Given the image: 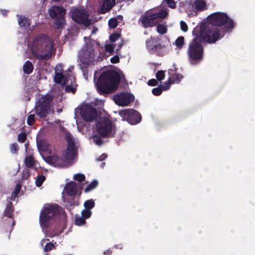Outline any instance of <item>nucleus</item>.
<instances>
[{
    "label": "nucleus",
    "mask_w": 255,
    "mask_h": 255,
    "mask_svg": "<svg viewBox=\"0 0 255 255\" xmlns=\"http://www.w3.org/2000/svg\"><path fill=\"white\" fill-rule=\"evenodd\" d=\"M118 24V20L116 18H112L110 19L108 24L111 28H115Z\"/></svg>",
    "instance_id": "58836bf2"
},
{
    "label": "nucleus",
    "mask_w": 255,
    "mask_h": 255,
    "mask_svg": "<svg viewBox=\"0 0 255 255\" xmlns=\"http://www.w3.org/2000/svg\"><path fill=\"white\" fill-rule=\"evenodd\" d=\"M123 44H124V42H123V41L122 42H121L120 43H119L118 47V48H117V49L116 50L117 52L121 50V49L122 47Z\"/></svg>",
    "instance_id": "bf43d9fd"
},
{
    "label": "nucleus",
    "mask_w": 255,
    "mask_h": 255,
    "mask_svg": "<svg viewBox=\"0 0 255 255\" xmlns=\"http://www.w3.org/2000/svg\"><path fill=\"white\" fill-rule=\"evenodd\" d=\"M121 78L114 70H107L101 73L96 83L98 92L100 95L109 94L118 89Z\"/></svg>",
    "instance_id": "7ed1b4c3"
},
{
    "label": "nucleus",
    "mask_w": 255,
    "mask_h": 255,
    "mask_svg": "<svg viewBox=\"0 0 255 255\" xmlns=\"http://www.w3.org/2000/svg\"><path fill=\"white\" fill-rule=\"evenodd\" d=\"M90 65H84V64L80 65V68L83 72V76L86 79H87V77H88V67Z\"/></svg>",
    "instance_id": "a19ab883"
},
{
    "label": "nucleus",
    "mask_w": 255,
    "mask_h": 255,
    "mask_svg": "<svg viewBox=\"0 0 255 255\" xmlns=\"http://www.w3.org/2000/svg\"><path fill=\"white\" fill-rule=\"evenodd\" d=\"M107 157L106 154H103L101 155L98 158V160L99 161H103Z\"/></svg>",
    "instance_id": "13d9d810"
},
{
    "label": "nucleus",
    "mask_w": 255,
    "mask_h": 255,
    "mask_svg": "<svg viewBox=\"0 0 255 255\" xmlns=\"http://www.w3.org/2000/svg\"><path fill=\"white\" fill-rule=\"evenodd\" d=\"M95 206V203L93 199L88 200L84 203V206L86 209L90 210L93 209Z\"/></svg>",
    "instance_id": "c756f323"
},
{
    "label": "nucleus",
    "mask_w": 255,
    "mask_h": 255,
    "mask_svg": "<svg viewBox=\"0 0 255 255\" xmlns=\"http://www.w3.org/2000/svg\"><path fill=\"white\" fill-rule=\"evenodd\" d=\"M81 214L82 216L86 219L89 218L91 216L92 211L91 210L85 209L82 210Z\"/></svg>",
    "instance_id": "79ce46f5"
},
{
    "label": "nucleus",
    "mask_w": 255,
    "mask_h": 255,
    "mask_svg": "<svg viewBox=\"0 0 255 255\" xmlns=\"http://www.w3.org/2000/svg\"><path fill=\"white\" fill-rule=\"evenodd\" d=\"M76 90V88L71 85H66L65 87V91L66 92H72L75 93Z\"/></svg>",
    "instance_id": "864d4df0"
},
{
    "label": "nucleus",
    "mask_w": 255,
    "mask_h": 255,
    "mask_svg": "<svg viewBox=\"0 0 255 255\" xmlns=\"http://www.w3.org/2000/svg\"><path fill=\"white\" fill-rule=\"evenodd\" d=\"M110 61L113 64L118 63L120 62V58L118 55H115L111 58Z\"/></svg>",
    "instance_id": "4d7b16f0"
},
{
    "label": "nucleus",
    "mask_w": 255,
    "mask_h": 255,
    "mask_svg": "<svg viewBox=\"0 0 255 255\" xmlns=\"http://www.w3.org/2000/svg\"><path fill=\"white\" fill-rule=\"evenodd\" d=\"M206 4L203 0H194L192 2V7L198 11H203L206 9Z\"/></svg>",
    "instance_id": "aec40b11"
},
{
    "label": "nucleus",
    "mask_w": 255,
    "mask_h": 255,
    "mask_svg": "<svg viewBox=\"0 0 255 255\" xmlns=\"http://www.w3.org/2000/svg\"><path fill=\"white\" fill-rule=\"evenodd\" d=\"M14 224H15L14 222L13 221V223H12V225H14Z\"/></svg>",
    "instance_id": "338daca9"
},
{
    "label": "nucleus",
    "mask_w": 255,
    "mask_h": 255,
    "mask_svg": "<svg viewBox=\"0 0 255 255\" xmlns=\"http://www.w3.org/2000/svg\"><path fill=\"white\" fill-rule=\"evenodd\" d=\"M105 165V162H103V163L101 164V167H103Z\"/></svg>",
    "instance_id": "0e129e2a"
},
{
    "label": "nucleus",
    "mask_w": 255,
    "mask_h": 255,
    "mask_svg": "<svg viewBox=\"0 0 255 255\" xmlns=\"http://www.w3.org/2000/svg\"><path fill=\"white\" fill-rule=\"evenodd\" d=\"M113 98L115 103L121 106H127L133 102L134 100L133 95L126 92L116 94Z\"/></svg>",
    "instance_id": "ddd939ff"
},
{
    "label": "nucleus",
    "mask_w": 255,
    "mask_h": 255,
    "mask_svg": "<svg viewBox=\"0 0 255 255\" xmlns=\"http://www.w3.org/2000/svg\"><path fill=\"white\" fill-rule=\"evenodd\" d=\"M81 115L83 119L86 122H91L97 117L96 109L90 105H86L81 111Z\"/></svg>",
    "instance_id": "2eb2a0df"
},
{
    "label": "nucleus",
    "mask_w": 255,
    "mask_h": 255,
    "mask_svg": "<svg viewBox=\"0 0 255 255\" xmlns=\"http://www.w3.org/2000/svg\"><path fill=\"white\" fill-rule=\"evenodd\" d=\"M35 122V116L34 114L29 115L27 119V124L29 126H32Z\"/></svg>",
    "instance_id": "37998d69"
},
{
    "label": "nucleus",
    "mask_w": 255,
    "mask_h": 255,
    "mask_svg": "<svg viewBox=\"0 0 255 255\" xmlns=\"http://www.w3.org/2000/svg\"><path fill=\"white\" fill-rule=\"evenodd\" d=\"M94 142L98 145H102L103 143V140L99 134H95L93 136Z\"/></svg>",
    "instance_id": "e433bc0d"
},
{
    "label": "nucleus",
    "mask_w": 255,
    "mask_h": 255,
    "mask_svg": "<svg viewBox=\"0 0 255 255\" xmlns=\"http://www.w3.org/2000/svg\"><path fill=\"white\" fill-rule=\"evenodd\" d=\"M112 253L111 250H108L104 252V254L105 255H110Z\"/></svg>",
    "instance_id": "052dcab7"
},
{
    "label": "nucleus",
    "mask_w": 255,
    "mask_h": 255,
    "mask_svg": "<svg viewBox=\"0 0 255 255\" xmlns=\"http://www.w3.org/2000/svg\"><path fill=\"white\" fill-rule=\"evenodd\" d=\"M73 205H74V204H73ZM70 205H71V206H72V205H73V204L71 203V202H70Z\"/></svg>",
    "instance_id": "69168bd1"
},
{
    "label": "nucleus",
    "mask_w": 255,
    "mask_h": 255,
    "mask_svg": "<svg viewBox=\"0 0 255 255\" xmlns=\"http://www.w3.org/2000/svg\"><path fill=\"white\" fill-rule=\"evenodd\" d=\"M21 188V185L19 184H17L15 186V187L14 189L13 192L11 193V197L10 199L12 201H14L15 198L17 197L19 193L20 190Z\"/></svg>",
    "instance_id": "cd10ccee"
},
{
    "label": "nucleus",
    "mask_w": 255,
    "mask_h": 255,
    "mask_svg": "<svg viewBox=\"0 0 255 255\" xmlns=\"http://www.w3.org/2000/svg\"><path fill=\"white\" fill-rule=\"evenodd\" d=\"M163 90L160 86L154 88L152 90V93L155 96H159L161 94Z\"/></svg>",
    "instance_id": "09e8293b"
},
{
    "label": "nucleus",
    "mask_w": 255,
    "mask_h": 255,
    "mask_svg": "<svg viewBox=\"0 0 255 255\" xmlns=\"http://www.w3.org/2000/svg\"><path fill=\"white\" fill-rule=\"evenodd\" d=\"M115 45L107 44L105 46V49L109 53H113L114 52Z\"/></svg>",
    "instance_id": "3c124183"
},
{
    "label": "nucleus",
    "mask_w": 255,
    "mask_h": 255,
    "mask_svg": "<svg viewBox=\"0 0 255 255\" xmlns=\"http://www.w3.org/2000/svg\"><path fill=\"white\" fill-rule=\"evenodd\" d=\"M121 36V34L118 32H115L113 33L110 36L109 39L111 42H115L117 41Z\"/></svg>",
    "instance_id": "a18cd8bd"
},
{
    "label": "nucleus",
    "mask_w": 255,
    "mask_h": 255,
    "mask_svg": "<svg viewBox=\"0 0 255 255\" xmlns=\"http://www.w3.org/2000/svg\"><path fill=\"white\" fill-rule=\"evenodd\" d=\"M70 75L71 74L69 73L63 74L62 73L57 72L56 70L54 80L56 83L61 84L63 86H65L68 84V79Z\"/></svg>",
    "instance_id": "f3484780"
},
{
    "label": "nucleus",
    "mask_w": 255,
    "mask_h": 255,
    "mask_svg": "<svg viewBox=\"0 0 255 255\" xmlns=\"http://www.w3.org/2000/svg\"><path fill=\"white\" fill-rule=\"evenodd\" d=\"M147 84L150 86H155L157 85L158 82L155 79H151L148 81Z\"/></svg>",
    "instance_id": "5fc2aeb1"
},
{
    "label": "nucleus",
    "mask_w": 255,
    "mask_h": 255,
    "mask_svg": "<svg viewBox=\"0 0 255 255\" xmlns=\"http://www.w3.org/2000/svg\"><path fill=\"white\" fill-rule=\"evenodd\" d=\"M52 48L51 41L45 35L37 36L32 41L31 51L33 57L40 60L48 59Z\"/></svg>",
    "instance_id": "20e7f679"
},
{
    "label": "nucleus",
    "mask_w": 255,
    "mask_h": 255,
    "mask_svg": "<svg viewBox=\"0 0 255 255\" xmlns=\"http://www.w3.org/2000/svg\"><path fill=\"white\" fill-rule=\"evenodd\" d=\"M50 16L55 19L54 24L57 28L62 27L65 24L64 17L66 14V9L62 6L53 5L48 9Z\"/></svg>",
    "instance_id": "1a4fd4ad"
},
{
    "label": "nucleus",
    "mask_w": 255,
    "mask_h": 255,
    "mask_svg": "<svg viewBox=\"0 0 255 255\" xmlns=\"http://www.w3.org/2000/svg\"><path fill=\"white\" fill-rule=\"evenodd\" d=\"M167 3V5L168 7L171 8H174L176 6V3L174 2L173 0H167L165 1Z\"/></svg>",
    "instance_id": "6e6d98bb"
},
{
    "label": "nucleus",
    "mask_w": 255,
    "mask_h": 255,
    "mask_svg": "<svg viewBox=\"0 0 255 255\" xmlns=\"http://www.w3.org/2000/svg\"><path fill=\"white\" fill-rule=\"evenodd\" d=\"M45 161L54 166L63 167L65 165V160L56 155L47 156L45 158Z\"/></svg>",
    "instance_id": "dca6fc26"
},
{
    "label": "nucleus",
    "mask_w": 255,
    "mask_h": 255,
    "mask_svg": "<svg viewBox=\"0 0 255 255\" xmlns=\"http://www.w3.org/2000/svg\"><path fill=\"white\" fill-rule=\"evenodd\" d=\"M19 147L17 143H13L10 145V152L13 154H16L18 151Z\"/></svg>",
    "instance_id": "c03bdc74"
},
{
    "label": "nucleus",
    "mask_w": 255,
    "mask_h": 255,
    "mask_svg": "<svg viewBox=\"0 0 255 255\" xmlns=\"http://www.w3.org/2000/svg\"><path fill=\"white\" fill-rule=\"evenodd\" d=\"M76 153V150L73 149H66L64 156L67 160L73 159Z\"/></svg>",
    "instance_id": "a878e982"
},
{
    "label": "nucleus",
    "mask_w": 255,
    "mask_h": 255,
    "mask_svg": "<svg viewBox=\"0 0 255 255\" xmlns=\"http://www.w3.org/2000/svg\"><path fill=\"white\" fill-rule=\"evenodd\" d=\"M53 100V96L48 94L39 98L34 107L36 115L41 118H45L50 110L51 104Z\"/></svg>",
    "instance_id": "423d86ee"
},
{
    "label": "nucleus",
    "mask_w": 255,
    "mask_h": 255,
    "mask_svg": "<svg viewBox=\"0 0 255 255\" xmlns=\"http://www.w3.org/2000/svg\"><path fill=\"white\" fill-rule=\"evenodd\" d=\"M26 137L27 136L26 133L24 132H22L18 135L17 140L19 142L23 143L25 141Z\"/></svg>",
    "instance_id": "49530a36"
},
{
    "label": "nucleus",
    "mask_w": 255,
    "mask_h": 255,
    "mask_svg": "<svg viewBox=\"0 0 255 255\" xmlns=\"http://www.w3.org/2000/svg\"><path fill=\"white\" fill-rule=\"evenodd\" d=\"M182 78L183 76L181 74H175L170 78L171 79V83L174 84L176 82H179Z\"/></svg>",
    "instance_id": "c9c22d12"
},
{
    "label": "nucleus",
    "mask_w": 255,
    "mask_h": 255,
    "mask_svg": "<svg viewBox=\"0 0 255 255\" xmlns=\"http://www.w3.org/2000/svg\"><path fill=\"white\" fill-rule=\"evenodd\" d=\"M60 233L61 232L60 231H57L56 230L55 231L49 230L45 233V236L53 238L59 236Z\"/></svg>",
    "instance_id": "7c9ffc66"
},
{
    "label": "nucleus",
    "mask_w": 255,
    "mask_h": 255,
    "mask_svg": "<svg viewBox=\"0 0 255 255\" xmlns=\"http://www.w3.org/2000/svg\"><path fill=\"white\" fill-rule=\"evenodd\" d=\"M95 31L94 30L92 31V33H94Z\"/></svg>",
    "instance_id": "774afa93"
},
{
    "label": "nucleus",
    "mask_w": 255,
    "mask_h": 255,
    "mask_svg": "<svg viewBox=\"0 0 255 255\" xmlns=\"http://www.w3.org/2000/svg\"><path fill=\"white\" fill-rule=\"evenodd\" d=\"M96 129L98 133L103 138L113 136L112 123L106 118L101 119L97 122Z\"/></svg>",
    "instance_id": "9b49d317"
},
{
    "label": "nucleus",
    "mask_w": 255,
    "mask_h": 255,
    "mask_svg": "<svg viewBox=\"0 0 255 255\" xmlns=\"http://www.w3.org/2000/svg\"><path fill=\"white\" fill-rule=\"evenodd\" d=\"M74 179L79 182H83L85 179V176L83 174L78 173L74 175Z\"/></svg>",
    "instance_id": "de8ad7c7"
},
{
    "label": "nucleus",
    "mask_w": 255,
    "mask_h": 255,
    "mask_svg": "<svg viewBox=\"0 0 255 255\" xmlns=\"http://www.w3.org/2000/svg\"><path fill=\"white\" fill-rule=\"evenodd\" d=\"M18 24L20 27L28 28L30 25V21L26 17L20 15L18 17Z\"/></svg>",
    "instance_id": "412c9836"
},
{
    "label": "nucleus",
    "mask_w": 255,
    "mask_h": 255,
    "mask_svg": "<svg viewBox=\"0 0 255 255\" xmlns=\"http://www.w3.org/2000/svg\"><path fill=\"white\" fill-rule=\"evenodd\" d=\"M24 163L27 168H31L35 164V161L32 155L26 156L25 158Z\"/></svg>",
    "instance_id": "393cba45"
},
{
    "label": "nucleus",
    "mask_w": 255,
    "mask_h": 255,
    "mask_svg": "<svg viewBox=\"0 0 255 255\" xmlns=\"http://www.w3.org/2000/svg\"><path fill=\"white\" fill-rule=\"evenodd\" d=\"M171 84H172V83H171V79L169 78L168 80L166 81L163 85H161L160 86L163 91H166L170 88V85Z\"/></svg>",
    "instance_id": "ea45409f"
},
{
    "label": "nucleus",
    "mask_w": 255,
    "mask_h": 255,
    "mask_svg": "<svg viewBox=\"0 0 255 255\" xmlns=\"http://www.w3.org/2000/svg\"><path fill=\"white\" fill-rule=\"evenodd\" d=\"M180 28L183 31L187 32L188 31V26L185 21L181 20L180 22Z\"/></svg>",
    "instance_id": "603ef678"
},
{
    "label": "nucleus",
    "mask_w": 255,
    "mask_h": 255,
    "mask_svg": "<svg viewBox=\"0 0 255 255\" xmlns=\"http://www.w3.org/2000/svg\"><path fill=\"white\" fill-rule=\"evenodd\" d=\"M160 40V38L159 37L151 36L146 40V48L150 54H155L161 57L164 55L163 49L165 48V46L159 43Z\"/></svg>",
    "instance_id": "6e6552de"
},
{
    "label": "nucleus",
    "mask_w": 255,
    "mask_h": 255,
    "mask_svg": "<svg viewBox=\"0 0 255 255\" xmlns=\"http://www.w3.org/2000/svg\"><path fill=\"white\" fill-rule=\"evenodd\" d=\"M33 70L32 64L29 61H26L23 66V71L24 73L29 74L31 73Z\"/></svg>",
    "instance_id": "b1692460"
},
{
    "label": "nucleus",
    "mask_w": 255,
    "mask_h": 255,
    "mask_svg": "<svg viewBox=\"0 0 255 255\" xmlns=\"http://www.w3.org/2000/svg\"><path fill=\"white\" fill-rule=\"evenodd\" d=\"M167 27L164 24H159L157 26V31L161 34L166 33L167 32Z\"/></svg>",
    "instance_id": "f704fd0d"
},
{
    "label": "nucleus",
    "mask_w": 255,
    "mask_h": 255,
    "mask_svg": "<svg viewBox=\"0 0 255 255\" xmlns=\"http://www.w3.org/2000/svg\"><path fill=\"white\" fill-rule=\"evenodd\" d=\"M184 44V37L180 36L178 37L175 41V45L176 46L181 49L182 48L183 45Z\"/></svg>",
    "instance_id": "473e14b6"
},
{
    "label": "nucleus",
    "mask_w": 255,
    "mask_h": 255,
    "mask_svg": "<svg viewBox=\"0 0 255 255\" xmlns=\"http://www.w3.org/2000/svg\"><path fill=\"white\" fill-rule=\"evenodd\" d=\"M77 186L74 181H70L66 183L64 190L66 194L70 196H74L77 194Z\"/></svg>",
    "instance_id": "a211bd4d"
},
{
    "label": "nucleus",
    "mask_w": 255,
    "mask_h": 255,
    "mask_svg": "<svg viewBox=\"0 0 255 255\" xmlns=\"http://www.w3.org/2000/svg\"><path fill=\"white\" fill-rule=\"evenodd\" d=\"M62 208L58 205L44 206L40 214L39 221L42 227L48 229L52 225L54 217L60 214Z\"/></svg>",
    "instance_id": "39448f33"
},
{
    "label": "nucleus",
    "mask_w": 255,
    "mask_h": 255,
    "mask_svg": "<svg viewBox=\"0 0 255 255\" xmlns=\"http://www.w3.org/2000/svg\"><path fill=\"white\" fill-rule=\"evenodd\" d=\"M54 245H56V242H55L54 244L52 243H47L44 247V251L45 252H48L51 251L53 249H55Z\"/></svg>",
    "instance_id": "4c0bfd02"
},
{
    "label": "nucleus",
    "mask_w": 255,
    "mask_h": 255,
    "mask_svg": "<svg viewBox=\"0 0 255 255\" xmlns=\"http://www.w3.org/2000/svg\"><path fill=\"white\" fill-rule=\"evenodd\" d=\"M207 22L202 23L198 28L204 31L210 38H212V35H215L217 38V41L235 27L234 21L224 12L213 13L207 17Z\"/></svg>",
    "instance_id": "f257e3e1"
},
{
    "label": "nucleus",
    "mask_w": 255,
    "mask_h": 255,
    "mask_svg": "<svg viewBox=\"0 0 255 255\" xmlns=\"http://www.w3.org/2000/svg\"><path fill=\"white\" fill-rule=\"evenodd\" d=\"M119 115L131 125H136L140 122L141 120V115L133 109H126L121 111Z\"/></svg>",
    "instance_id": "f8f14e48"
},
{
    "label": "nucleus",
    "mask_w": 255,
    "mask_h": 255,
    "mask_svg": "<svg viewBox=\"0 0 255 255\" xmlns=\"http://www.w3.org/2000/svg\"><path fill=\"white\" fill-rule=\"evenodd\" d=\"M66 139L68 143L67 148L76 150L75 143L73 139V137L71 135H67L66 137Z\"/></svg>",
    "instance_id": "bb28decb"
},
{
    "label": "nucleus",
    "mask_w": 255,
    "mask_h": 255,
    "mask_svg": "<svg viewBox=\"0 0 255 255\" xmlns=\"http://www.w3.org/2000/svg\"><path fill=\"white\" fill-rule=\"evenodd\" d=\"M71 18L76 23L88 27L92 24L90 14L84 8H75L71 11Z\"/></svg>",
    "instance_id": "0eeeda50"
},
{
    "label": "nucleus",
    "mask_w": 255,
    "mask_h": 255,
    "mask_svg": "<svg viewBox=\"0 0 255 255\" xmlns=\"http://www.w3.org/2000/svg\"><path fill=\"white\" fill-rule=\"evenodd\" d=\"M14 207L11 201H8L6 208L3 212V215L5 217L13 218L14 216Z\"/></svg>",
    "instance_id": "6ab92c4d"
},
{
    "label": "nucleus",
    "mask_w": 255,
    "mask_h": 255,
    "mask_svg": "<svg viewBox=\"0 0 255 255\" xmlns=\"http://www.w3.org/2000/svg\"><path fill=\"white\" fill-rule=\"evenodd\" d=\"M86 219L82 216H76L75 219V224L78 226H82L86 223Z\"/></svg>",
    "instance_id": "72a5a7b5"
},
{
    "label": "nucleus",
    "mask_w": 255,
    "mask_h": 255,
    "mask_svg": "<svg viewBox=\"0 0 255 255\" xmlns=\"http://www.w3.org/2000/svg\"><path fill=\"white\" fill-rule=\"evenodd\" d=\"M38 150L43 152L47 151L49 149V144L44 139H41L37 142Z\"/></svg>",
    "instance_id": "5701e85b"
},
{
    "label": "nucleus",
    "mask_w": 255,
    "mask_h": 255,
    "mask_svg": "<svg viewBox=\"0 0 255 255\" xmlns=\"http://www.w3.org/2000/svg\"><path fill=\"white\" fill-rule=\"evenodd\" d=\"M46 178L44 175H41L38 176L35 180V184L36 185L40 187L42 184H43V182L45 180Z\"/></svg>",
    "instance_id": "2f4dec72"
},
{
    "label": "nucleus",
    "mask_w": 255,
    "mask_h": 255,
    "mask_svg": "<svg viewBox=\"0 0 255 255\" xmlns=\"http://www.w3.org/2000/svg\"><path fill=\"white\" fill-rule=\"evenodd\" d=\"M98 185V181L97 180H94L90 184H89L84 189L85 192H89L95 189Z\"/></svg>",
    "instance_id": "c85d7f7f"
},
{
    "label": "nucleus",
    "mask_w": 255,
    "mask_h": 255,
    "mask_svg": "<svg viewBox=\"0 0 255 255\" xmlns=\"http://www.w3.org/2000/svg\"><path fill=\"white\" fill-rule=\"evenodd\" d=\"M115 3V0H104L102 5V8L105 9V11L103 12H106L111 10L114 6Z\"/></svg>",
    "instance_id": "4be33fe9"
},
{
    "label": "nucleus",
    "mask_w": 255,
    "mask_h": 255,
    "mask_svg": "<svg viewBox=\"0 0 255 255\" xmlns=\"http://www.w3.org/2000/svg\"><path fill=\"white\" fill-rule=\"evenodd\" d=\"M165 77V71L160 70L157 71L156 74V78L159 81H161L164 79Z\"/></svg>",
    "instance_id": "8fccbe9b"
},
{
    "label": "nucleus",
    "mask_w": 255,
    "mask_h": 255,
    "mask_svg": "<svg viewBox=\"0 0 255 255\" xmlns=\"http://www.w3.org/2000/svg\"><path fill=\"white\" fill-rule=\"evenodd\" d=\"M50 240L49 239H44L41 241V243H46L47 242H49Z\"/></svg>",
    "instance_id": "e2e57ef3"
},
{
    "label": "nucleus",
    "mask_w": 255,
    "mask_h": 255,
    "mask_svg": "<svg viewBox=\"0 0 255 255\" xmlns=\"http://www.w3.org/2000/svg\"><path fill=\"white\" fill-rule=\"evenodd\" d=\"M159 13L161 15H165V16H164V17H160V18H164V17H165L167 16V13H166L165 11H162V12H161V13Z\"/></svg>",
    "instance_id": "680f3d73"
},
{
    "label": "nucleus",
    "mask_w": 255,
    "mask_h": 255,
    "mask_svg": "<svg viewBox=\"0 0 255 255\" xmlns=\"http://www.w3.org/2000/svg\"><path fill=\"white\" fill-rule=\"evenodd\" d=\"M164 15H161L159 13H156L152 14H145L141 16L140 21L143 26L145 28L152 27L157 23V20L160 17H164Z\"/></svg>",
    "instance_id": "4468645a"
},
{
    "label": "nucleus",
    "mask_w": 255,
    "mask_h": 255,
    "mask_svg": "<svg viewBox=\"0 0 255 255\" xmlns=\"http://www.w3.org/2000/svg\"><path fill=\"white\" fill-rule=\"evenodd\" d=\"M192 34L194 38L189 43L187 55L189 63L195 65L199 64L204 59V48L202 43H215L217 38L215 35L210 38L198 27L193 29Z\"/></svg>",
    "instance_id": "f03ea898"
},
{
    "label": "nucleus",
    "mask_w": 255,
    "mask_h": 255,
    "mask_svg": "<svg viewBox=\"0 0 255 255\" xmlns=\"http://www.w3.org/2000/svg\"><path fill=\"white\" fill-rule=\"evenodd\" d=\"M97 57V52L94 45L86 44L81 51L80 59L81 64L90 65L93 64Z\"/></svg>",
    "instance_id": "9d476101"
}]
</instances>
